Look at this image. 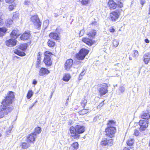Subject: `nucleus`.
<instances>
[{
    "label": "nucleus",
    "mask_w": 150,
    "mask_h": 150,
    "mask_svg": "<svg viewBox=\"0 0 150 150\" xmlns=\"http://www.w3.org/2000/svg\"><path fill=\"white\" fill-rule=\"evenodd\" d=\"M143 61L144 63L147 64L150 60V52H148L144 55Z\"/></svg>",
    "instance_id": "nucleus-19"
},
{
    "label": "nucleus",
    "mask_w": 150,
    "mask_h": 150,
    "mask_svg": "<svg viewBox=\"0 0 150 150\" xmlns=\"http://www.w3.org/2000/svg\"><path fill=\"white\" fill-rule=\"evenodd\" d=\"M13 23V21L11 19H7L5 22L6 25L7 27H10Z\"/></svg>",
    "instance_id": "nucleus-25"
},
{
    "label": "nucleus",
    "mask_w": 150,
    "mask_h": 150,
    "mask_svg": "<svg viewBox=\"0 0 150 150\" xmlns=\"http://www.w3.org/2000/svg\"><path fill=\"white\" fill-rule=\"evenodd\" d=\"M107 145L109 146H111L113 144V139H107Z\"/></svg>",
    "instance_id": "nucleus-32"
},
{
    "label": "nucleus",
    "mask_w": 150,
    "mask_h": 150,
    "mask_svg": "<svg viewBox=\"0 0 150 150\" xmlns=\"http://www.w3.org/2000/svg\"><path fill=\"white\" fill-rule=\"evenodd\" d=\"M149 122L147 120H140L139 122V125L140 126L139 129L141 132L144 131L146 128L148 127Z\"/></svg>",
    "instance_id": "nucleus-9"
},
{
    "label": "nucleus",
    "mask_w": 150,
    "mask_h": 150,
    "mask_svg": "<svg viewBox=\"0 0 150 150\" xmlns=\"http://www.w3.org/2000/svg\"><path fill=\"white\" fill-rule=\"evenodd\" d=\"M148 112H143L141 115V118L145 119V120H148L150 117L149 114L150 113V110H149Z\"/></svg>",
    "instance_id": "nucleus-20"
},
{
    "label": "nucleus",
    "mask_w": 150,
    "mask_h": 150,
    "mask_svg": "<svg viewBox=\"0 0 150 150\" xmlns=\"http://www.w3.org/2000/svg\"><path fill=\"white\" fill-rule=\"evenodd\" d=\"M17 40L16 39L11 38L6 41V45L8 47H12L16 44Z\"/></svg>",
    "instance_id": "nucleus-12"
},
{
    "label": "nucleus",
    "mask_w": 150,
    "mask_h": 150,
    "mask_svg": "<svg viewBox=\"0 0 150 150\" xmlns=\"http://www.w3.org/2000/svg\"><path fill=\"white\" fill-rule=\"evenodd\" d=\"M108 6L111 9H114L116 8L117 5L113 0H109L108 3Z\"/></svg>",
    "instance_id": "nucleus-18"
},
{
    "label": "nucleus",
    "mask_w": 150,
    "mask_h": 150,
    "mask_svg": "<svg viewBox=\"0 0 150 150\" xmlns=\"http://www.w3.org/2000/svg\"><path fill=\"white\" fill-rule=\"evenodd\" d=\"M8 30L5 27L0 28V37H2L6 34Z\"/></svg>",
    "instance_id": "nucleus-22"
},
{
    "label": "nucleus",
    "mask_w": 150,
    "mask_h": 150,
    "mask_svg": "<svg viewBox=\"0 0 150 150\" xmlns=\"http://www.w3.org/2000/svg\"><path fill=\"white\" fill-rule=\"evenodd\" d=\"M129 60H132V57H129Z\"/></svg>",
    "instance_id": "nucleus-61"
},
{
    "label": "nucleus",
    "mask_w": 150,
    "mask_h": 150,
    "mask_svg": "<svg viewBox=\"0 0 150 150\" xmlns=\"http://www.w3.org/2000/svg\"><path fill=\"white\" fill-rule=\"evenodd\" d=\"M149 146H150V142H149Z\"/></svg>",
    "instance_id": "nucleus-64"
},
{
    "label": "nucleus",
    "mask_w": 150,
    "mask_h": 150,
    "mask_svg": "<svg viewBox=\"0 0 150 150\" xmlns=\"http://www.w3.org/2000/svg\"><path fill=\"white\" fill-rule=\"evenodd\" d=\"M14 53L21 56H23L25 55V54L24 52H21L18 50H14Z\"/></svg>",
    "instance_id": "nucleus-27"
},
{
    "label": "nucleus",
    "mask_w": 150,
    "mask_h": 150,
    "mask_svg": "<svg viewBox=\"0 0 150 150\" xmlns=\"http://www.w3.org/2000/svg\"><path fill=\"white\" fill-rule=\"evenodd\" d=\"M14 98L13 92L9 91L7 93V96L3 100L2 103H12Z\"/></svg>",
    "instance_id": "nucleus-4"
},
{
    "label": "nucleus",
    "mask_w": 150,
    "mask_h": 150,
    "mask_svg": "<svg viewBox=\"0 0 150 150\" xmlns=\"http://www.w3.org/2000/svg\"><path fill=\"white\" fill-rule=\"evenodd\" d=\"M119 43V40L117 39H116L113 41L114 46L115 47H117Z\"/></svg>",
    "instance_id": "nucleus-37"
},
{
    "label": "nucleus",
    "mask_w": 150,
    "mask_h": 150,
    "mask_svg": "<svg viewBox=\"0 0 150 150\" xmlns=\"http://www.w3.org/2000/svg\"><path fill=\"white\" fill-rule=\"evenodd\" d=\"M36 137V134L32 133L27 137V141L28 143H31L34 142Z\"/></svg>",
    "instance_id": "nucleus-15"
},
{
    "label": "nucleus",
    "mask_w": 150,
    "mask_h": 150,
    "mask_svg": "<svg viewBox=\"0 0 150 150\" xmlns=\"http://www.w3.org/2000/svg\"><path fill=\"white\" fill-rule=\"evenodd\" d=\"M109 31L111 33H114L115 32V29L112 28H110L109 29Z\"/></svg>",
    "instance_id": "nucleus-49"
},
{
    "label": "nucleus",
    "mask_w": 150,
    "mask_h": 150,
    "mask_svg": "<svg viewBox=\"0 0 150 150\" xmlns=\"http://www.w3.org/2000/svg\"><path fill=\"white\" fill-rule=\"evenodd\" d=\"M24 45H21L20 46V48L22 50H25L26 48V47L25 46L23 48H22V47Z\"/></svg>",
    "instance_id": "nucleus-50"
},
{
    "label": "nucleus",
    "mask_w": 150,
    "mask_h": 150,
    "mask_svg": "<svg viewBox=\"0 0 150 150\" xmlns=\"http://www.w3.org/2000/svg\"><path fill=\"white\" fill-rule=\"evenodd\" d=\"M49 21L48 20H45L43 23V25L44 28L46 29L49 24Z\"/></svg>",
    "instance_id": "nucleus-38"
},
{
    "label": "nucleus",
    "mask_w": 150,
    "mask_h": 150,
    "mask_svg": "<svg viewBox=\"0 0 150 150\" xmlns=\"http://www.w3.org/2000/svg\"><path fill=\"white\" fill-rule=\"evenodd\" d=\"M33 95V93L31 90L28 91V93L27 98L28 99L30 98Z\"/></svg>",
    "instance_id": "nucleus-35"
},
{
    "label": "nucleus",
    "mask_w": 150,
    "mask_h": 150,
    "mask_svg": "<svg viewBox=\"0 0 150 150\" xmlns=\"http://www.w3.org/2000/svg\"><path fill=\"white\" fill-rule=\"evenodd\" d=\"M30 2L28 1H25V4L26 5H29L30 4Z\"/></svg>",
    "instance_id": "nucleus-54"
},
{
    "label": "nucleus",
    "mask_w": 150,
    "mask_h": 150,
    "mask_svg": "<svg viewBox=\"0 0 150 150\" xmlns=\"http://www.w3.org/2000/svg\"><path fill=\"white\" fill-rule=\"evenodd\" d=\"M100 106L99 105H98L97 107V108H100Z\"/></svg>",
    "instance_id": "nucleus-62"
},
{
    "label": "nucleus",
    "mask_w": 150,
    "mask_h": 150,
    "mask_svg": "<svg viewBox=\"0 0 150 150\" xmlns=\"http://www.w3.org/2000/svg\"><path fill=\"white\" fill-rule=\"evenodd\" d=\"M91 0H81L80 1L81 3L84 5H86L88 4Z\"/></svg>",
    "instance_id": "nucleus-36"
},
{
    "label": "nucleus",
    "mask_w": 150,
    "mask_h": 150,
    "mask_svg": "<svg viewBox=\"0 0 150 150\" xmlns=\"http://www.w3.org/2000/svg\"><path fill=\"white\" fill-rule=\"evenodd\" d=\"M89 51L85 48H82L78 54H76V58L79 60H83L88 53Z\"/></svg>",
    "instance_id": "nucleus-5"
},
{
    "label": "nucleus",
    "mask_w": 150,
    "mask_h": 150,
    "mask_svg": "<svg viewBox=\"0 0 150 150\" xmlns=\"http://www.w3.org/2000/svg\"><path fill=\"white\" fill-rule=\"evenodd\" d=\"M83 32H84V31L83 30H82L81 31H80V32L79 34V36L80 37H81V36H82V35L81 34V32H82V33Z\"/></svg>",
    "instance_id": "nucleus-56"
},
{
    "label": "nucleus",
    "mask_w": 150,
    "mask_h": 150,
    "mask_svg": "<svg viewBox=\"0 0 150 150\" xmlns=\"http://www.w3.org/2000/svg\"><path fill=\"white\" fill-rule=\"evenodd\" d=\"M40 60L41 56H40V52H39L38 55L37 59L36 64V67L37 68H39L41 66Z\"/></svg>",
    "instance_id": "nucleus-21"
},
{
    "label": "nucleus",
    "mask_w": 150,
    "mask_h": 150,
    "mask_svg": "<svg viewBox=\"0 0 150 150\" xmlns=\"http://www.w3.org/2000/svg\"><path fill=\"white\" fill-rule=\"evenodd\" d=\"M21 148L23 149H26L30 146L29 144H27L25 142L22 143L21 145Z\"/></svg>",
    "instance_id": "nucleus-28"
},
{
    "label": "nucleus",
    "mask_w": 150,
    "mask_h": 150,
    "mask_svg": "<svg viewBox=\"0 0 150 150\" xmlns=\"http://www.w3.org/2000/svg\"><path fill=\"white\" fill-rule=\"evenodd\" d=\"M96 33V30H92L87 34L90 38H83L82 41L89 46H91L94 43V42L93 39L94 38Z\"/></svg>",
    "instance_id": "nucleus-3"
},
{
    "label": "nucleus",
    "mask_w": 150,
    "mask_h": 150,
    "mask_svg": "<svg viewBox=\"0 0 150 150\" xmlns=\"http://www.w3.org/2000/svg\"><path fill=\"white\" fill-rule=\"evenodd\" d=\"M86 72V70L85 69H83L82 72L80 74V76H83L84 75Z\"/></svg>",
    "instance_id": "nucleus-42"
},
{
    "label": "nucleus",
    "mask_w": 150,
    "mask_h": 150,
    "mask_svg": "<svg viewBox=\"0 0 150 150\" xmlns=\"http://www.w3.org/2000/svg\"><path fill=\"white\" fill-rule=\"evenodd\" d=\"M105 135L108 137H112L113 136L114 134L116 132L115 128L113 127L108 126L105 129Z\"/></svg>",
    "instance_id": "nucleus-8"
},
{
    "label": "nucleus",
    "mask_w": 150,
    "mask_h": 150,
    "mask_svg": "<svg viewBox=\"0 0 150 150\" xmlns=\"http://www.w3.org/2000/svg\"><path fill=\"white\" fill-rule=\"evenodd\" d=\"M13 108L11 104H1L0 105V119L8 115L13 110Z\"/></svg>",
    "instance_id": "nucleus-2"
},
{
    "label": "nucleus",
    "mask_w": 150,
    "mask_h": 150,
    "mask_svg": "<svg viewBox=\"0 0 150 150\" xmlns=\"http://www.w3.org/2000/svg\"><path fill=\"white\" fill-rule=\"evenodd\" d=\"M79 144L78 142H75L71 145V147L73 149V150H77L79 148Z\"/></svg>",
    "instance_id": "nucleus-26"
},
{
    "label": "nucleus",
    "mask_w": 150,
    "mask_h": 150,
    "mask_svg": "<svg viewBox=\"0 0 150 150\" xmlns=\"http://www.w3.org/2000/svg\"><path fill=\"white\" fill-rule=\"evenodd\" d=\"M88 110V109H84L79 112V114L81 115H83L87 113V110Z\"/></svg>",
    "instance_id": "nucleus-39"
},
{
    "label": "nucleus",
    "mask_w": 150,
    "mask_h": 150,
    "mask_svg": "<svg viewBox=\"0 0 150 150\" xmlns=\"http://www.w3.org/2000/svg\"><path fill=\"white\" fill-rule=\"evenodd\" d=\"M145 1L144 0H141V4L142 6L145 3Z\"/></svg>",
    "instance_id": "nucleus-53"
},
{
    "label": "nucleus",
    "mask_w": 150,
    "mask_h": 150,
    "mask_svg": "<svg viewBox=\"0 0 150 150\" xmlns=\"http://www.w3.org/2000/svg\"><path fill=\"white\" fill-rule=\"evenodd\" d=\"M139 132L138 130L137 129L135 130L134 131V134L136 136H137L139 134Z\"/></svg>",
    "instance_id": "nucleus-45"
},
{
    "label": "nucleus",
    "mask_w": 150,
    "mask_h": 150,
    "mask_svg": "<svg viewBox=\"0 0 150 150\" xmlns=\"http://www.w3.org/2000/svg\"><path fill=\"white\" fill-rule=\"evenodd\" d=\"M81 104L82 105V106L83 108H84V107L85 106V104L83 103V104Z\"/></svg>",
    "instance_id": "nucleus-60"
},
{
    "label": "nucleus",
    "mask_w": 150,
    "mask_h": 150,
    "mask_svg": "<svg viewBox=\"0 0 150 150\" xmlns=\"http://www.w3.org/2000/svg\"><path fill=\"white\" fill-rule=\"evenodd\" d=\"M30 21L36 28H38L40 27L41 23L37 15H35L31 17Z\"/></svg>",
    "instance_id": "nucleus-7"
},
{
    "label": "nucleus",
    "mask_w": 150,
    "mask_h": 150,
    "mask_svg": "<svg viewBox=\"0 0 150 150\" xmlns=\"http://www.w3.org/2000/svg\"><path fill=\"white\" fill-rule=\"evenodd\" d=\"M139 54L137 50H135L134 52V55L133 57H136L138 56Z\"/></svg>",
    "instance_id": "nucleus-43"
},
{
    "label": "nucleus",
    "mask_w": 150,
    "mask_h": 150,
    "mask_svg": "<svg viewBox=\"0 0 150 150\" xmlns=\"http://www.w3.org/2000/svg\"><path fill=\"white\" fill-rule=\"evenodd\" d=\"M108 87L107 85L106 84L101 85L100 88L98 89L99 93L100 95H104L108 92Z\"/></svg>",
    "instance_id": "nucleus-11"
},
{
    "label": "nucleus",
    "mask_w": 150,
    "mask_h": 150,
    "mask_svg": "<svg viewBox=\"0 0 150 150\" xmlns=\"http://www.w3.org/2000/svg\"><path fill=\"white\" fill-rule=\"evenodd\" d=\"M73 64V60L71 59H67L65 64L64 67L67 71H69L71 67Z\"/></svg>",
    "instance_id": "nucleus-13"
},
{
    "label": "nucleus",
    "mask_w": 150,
    "mask_h": 150,
    "mask_svg": "<svg viewBox=\"0 0 150 150\" xmlns=\"http://www.w3.org/2000/svg\"><path fill=\"white\" fill-rule=\"evenodd\" d=\"M123 150H129V149L125 147L124 149Z\"/></svg>",
    "instance_id": "nucleus-58"
},
{
    "label": "nucleus",
    "mask_w": 150,
    "mask_h": 150,
    "mask_svg": "<svg viewBox=\"0 0 150 150\" xmlns=\"http://www.w3.org/2000/svg\"><path fill=\"white\" fill-rule=\"evenodd\" d=\"M18 18V14L15 13L14 14L13 16V20H16Z\"/></svg>",
    "instance_id": "nucleus-40"
},
{
    "label": "nucleus",
    "mask_w": 150,
    "mask_h": 150,
    "mask_svg": "<svg viewBox=\"0 0 150 150\" xmlns=\"http://www.w3.org/2000/svg\"><path fill=\"white\" fill-rule=\"evenodd\" d=\"M71 137L72 139H78L79 138L80 134L85 131V127L80 125H77L75 127H70L69 129Z\"/></svg>",
    "instance_id": "nucleus-1"
},
{
    "label": "nucleus",
    "mask_w": 150,
    "mask_h": 150,
    "mask_svg": "<svg viewBox=\"0 0 150 150\" xmlns=\"http://www.w3.org/2000/svg\"><path fill=\"white\" fill-rule=\"evenodd\" d=\"M41 128L40 127H36L35 129V131L33 132L35 134H36V135L40 133L41 132Z\"/></svg>",
    "instance_id": "nucleus-31"
},
{
    "label": "nucleus",
    "mask_w": 150,
    "mask_h": 150,
    "mask_svg": "<svg viewBox=\"0 0 150 150\" xmlns=\"http://www.w3.org/2000/svg\"><path fill=\"white\" fill-rule=\"evenodd\" d=\"M30 34L29 31H28L25 32L20 37L21 40H25L29 39L30 36Z\"/></svg>",
    "instance_id": "nucleus-17"
},
{
    "label": "nucleus",
    "mask_w": 150,
    "mask_h": 150,
    "mask_svg": "<svg viewBox=\"0 0 150 150\" xmlns=\"http://www.w3.org/2000/svg\"><path fill=\"white\" fill-rule=\"evenodd\" d=\"M117 5H118V6L120 8H121L123 6L122 3L121 2H118Z\"/></svg>",
    "instance_id": "nucleus-47"
},
{
    "label": "nucleus",
    "mask_w": 150,
    "mask_h": 150,
    "mask_svg": "<svg viewBox=\"0 0 150 150\" xmlns=\"http://www.w3.org/2000/svg\"><path fill=\"white\" fill-rule=\"evenodd\" d=\"M50 37L55 40H58L59 37L58 34L56 33H51L49 35Z\"/></svg>",
    "instance_id": "nucleus-23"
},
{
    "label": "nucleus",
    "mask_w": 150,
    "mask_h": 150,
    "mask_svg": "<svg viewBox=\"0 0 150 150\" xmlns=\"http://www.w3.org/2000/svg\"><path fill=\"white\" fill-rule=\"evenodd\" d=\"M134 142V140L133 139H128L127 142V143L128 146H132Z\"/></svg>",
    "instance_id": "nucleus-33"
},
{
    "label": "nucleus",
    "mask_w": 150,
    "mask_h": 150,
    "mask_svg": "<svg viewBox=\"0 0 150 150\" xmlns=\"http://www.w3.org/2000/svg\"><path fill=\"white\" fill-rule=\"evenodd\" d=\"M121 11V9L116 10L115 11L112 12L110 14V17L111 20L112 21H115L118 19L120 13Z\"/></svg>",
    "instance_id": "nucleus-10"
},
{
    "label": "nucleus",
    "mask_w": 150,
    "mask_h": 150,
    "mask_svg": "<svg viewBox=\"0 0 150 150\" xmlns=\"http://www.w3.org/2000/svg\"><path fill=\"white\" fill-rule=\"evenodd\" d=\"M91 26L94 28L96 30L98 29V24L96 22L94 21L91 24Z\"/></svg>",
    "instance_id": "nucleus-30"
},
{
    "label": "nucleus",
    "mask_w": 150,
    "mask_h": 150,
    "mask_svg": "<svg viewBox=\"0 0 150 150\" xmlns=\"http://www.w3.org/2000/svg\"><path fill=\"white\" fill-rule=\"evenodd\" d=\"M15 5L12 4L9 5L8 8L10 11H12L15 8Z\"/></svg>",
    "instance_id": "nucleus-41"
},
{
    "label": "nucleus",
    "mask_w": 150,
    "mask_h": 150,
    "mask_svg": "<svg viewBox=\"0 0 150 150\" xmlns=\"http://www.w3.org/2000/svg\"><path fill=\"white\" fill-rule=\"evenodd\" d=\"M4 23L3 20L0 18V26L3 25Z\"/></svg>",
    "instance_id": "nucleus-52"
},
{
    "label": "nucleus",
    "mask_w": 150,
    "mask_h": 150,
    "mask_svg": "<svg viewBox=\"0 0 150 150\" xmlns=\"http://www.w3.org/2000/svg\"><path fill=\"white\" fill-rule=\"evenodd\" d=\"M50 72L47 69L42 67L40 69L39 75L41 76H46L49 74Z\"/></svg>",
    "instance_id": "nucleus-16"
},
{
    "label": "nucleus",
    "mask_w": 150,
    "mask_h": 150,
    "mask_svg": "<svg viewBox=\"0 0 150 150\" xmlns=\"http://www.w3.org/2000/svg\"><path fill=\"white\" fill-rule=\"evenodd\" d=\"M107 139L102 140L100 142L101 145L103 146L107 145Z\"/></svg>",
    "instance_id": "nucleus-34"
},
{
    "label": "nucleus",
    "mask_w": 150,
    "mask_h": 150,
    "mask_svg": "<svg viewBox=\"0 0 150 150\" xmlns=\"http://www.w3.org/2000/svg\"><path fill=\"white\" fill-rule=\"evenodd\" d=\"M114 122L113 120H110L108 122V126L110 127L111 126V125L113 124H114Z\"/></svg>",
    "instance_id": "nucleus-44"
},
{
    "label": "nucleus",
    "mask_w": 150,
    "mask_h": 150,
    "mask_svg": "<svg viewBox=\"0 0 150 150\" xmlns=\"http://www.w3.org/2000/svg\"><path fill=\"white\" fill-rule=\"evenodd\" d=\"M20 35V34L18 30H14L12 31L10 34V36L11 38L16 39Z\"/></svg>",
    "instance_id": "nucleus-14"
},
{
    "label": "nucleus",
    "mask_w": 150,
    "mask_h": 150,
    "mask_svg": "<svg viewBox=\"0 0 150 150\" xmlns=\"http://www.w3.org/2000/svg\"><path fill=\"white\" fill-rule=\"evenodd\" d=\"M71 78L70 75L68 73L65 74L63 75V80L66 82L68 81Z\"/></svg>",
    "instance_id": "nucleus-24"
},
{
    "label": "nucleus",
    "mask_w": 150,
    "mask_h": 150,
    "mask_svg": "<svg viewBox=\"0 0 150 150\" xmlns=\"http://www.w3.org/2000/svg\"><path fill=\"white\" fill-rule=\"evenodd\" d=\"M145 41L146 43H148L149 42V40L147 39H146L145 40Z\"/></svg>",
    "instance_id": "nucleus-55"
},
{
    "label": "nucleus",
    "mask_w": 150,
    "mask_h": 150,
    "mask_svg": "<svg viewBox=\"0 0 150 150\" xmlns=\"http://www.w3.org/2000/svg\"><path fill=\"white\" fill-rule=\"evenodd\" d=\"M14 0H5L6 2L7 3H11L13 2Z\"/></svg>",
    "instance_id": "nucleus-51"
},
{
    "label": "nucleus",
    "mask_w": 150,
    "mask_h": 150,
    "mask_svg": "<svg viewBox=\"0 0 150 150\" xmlns=\"http://www.w3.org/2000/svg\"><path fill=\"white\" fill-rule=\"evenodd\" d=\"M102 117V116L101 115H100V116H97L94 118V120L96 121L97 119H101Z\"/></svg>",
    "instance_id": "nucleus-46"
},
{
    "label": "nucleus",
    "mask_w": 150,
    "mask_h": 150,
    "mask_svg": "<svg viewBox=\"0 0 150 150\" xmlns=\"http://www.w3.org/2000/svg\"><path fill=\"white\" fill-rule=\"evenodd\" d=\"M55 42L53 41L52 40H49L47 42V45L50 47H53L55 45Z\"/></svg>",
    "instance_id": "nucleus-29"
},
{
    "label": "nucleus",
    "mask_w": 150,
    "mask_h": 150,
    "mask_svg": "<svg viewBox=\"0 0 150 150\" xmlns=\"http://www.w3.org/2000/svg\"><path fill=\"white\" fill-rule=\"evenodd\" d=\"M121 93H123L125 91V88L123 87H121L120 89Z\"/></svg>",
    "instance_id": "nucleus-48"
},
{
    "label": "nucleus",
    "mask_w": 150,
    "mask_h": 150,
    "mask_svg": "<svg viewBox=\"0 0 150 150\" xmlns=\"http://www.w3.org/2000/svg\"><path fill=\"white\" fill-rule=\"evenodd\" d=\"M1 134L0 133V137H1Z\"/></svg>",
    "instance_id": "nucleus-63"
},
{
    "label": "nucleus",
    "mask_w": 150,
    "mask_h": 150,
    "mask_svg": "<svg viewBox=\"0 0 150 150\" xmlns=\"http://www.w3.org/2000/svg\"><path fill=\"white\" fill-rule=\"evenodd\" d=\"M52 55L50 52L47 51L45 52V57L44 62L45 64L48 66H50L52 64V61L50 56Z\"/></svg>",
    "instance_id": "nucleus-6"
},
{
    "label": "nucleus",
    "mask_w": 150,
    "mask_h": 150,
    "mask_svg": "<svg viewBox=\"0 0 150 150\" xmlns=\"http://www.w3.org/2000/svg\"><path fill=\"white\" fill-rule=\"evenodd\" d=\"M37 83V81L35 80H33V83L34 84H36Z\"/></svg>",
    "instance_id": "nucleus-57"
},
{
    "label": "nucleus",
    "mask_w": 150,
    "mask_h": 150,
    "mask_svg": "<svg viewBox=\"0 0 150 150\" xmlns=\"http://www.w3.org/2000/svg\"><path fill=\"white\" fill-rule=\"evenodd\" d=\"M34 104H32L31 105V106L30 107H29V109H31V108H32V107L34 106Z\"/></svg>",
    "instance_id": "nucleus-59"
}]
</instances>
